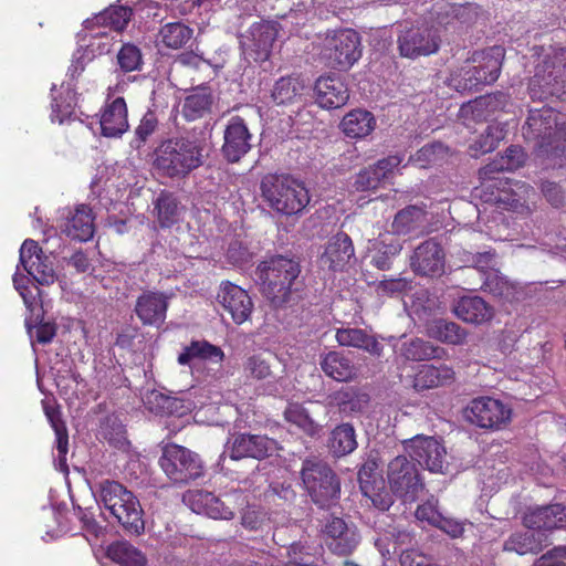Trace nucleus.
<instances>
[{"label": "nucleus", "instance_id": "9", "mask_svg": "<svg viewBox=\"0 0 566 566\" xmlns=\"http://www.w3.org/2000/svg\"><path fill=\"white\" fill-rule=\"evenodd\" d=\"M360 56V38L352 29L336 31L324 40L322 57L332 69L348 70Z\"/></svg>", "mask_w": 566, "mask_h": 566}, {"label": "nucleus", "instance_id": "44", "mask_svg": "<svg viewBox=\"0 0 566 566\" xmlns=\"http://www.w3.org/2000/svg\"><path fill=\"white\" fill-rule=\"evenodd\" d=\"M193 30L181 22L164 24L158 32V43L171 50L185 48L192 39Z\"/></svg>", "mask_w": 566, "mask_h": 566}, {"label": "nucleus", "instance_id": "53", "mask_svg": "<svg viewBox=\"0 0 566 566\" xmlns=\"http://www.w3.org/2000/svg\"><path fill=\"white\" fill-rule=\"evenodd\" d=\"M459 260L464 266L475 268L480 271L493 270L496 265V254L494 250H468L462 249L457 252Z\"/></svg>", "mask_w": 566, "mask_h": 566}, {"label": "nucleus", "instance_id": "7", "mask_svg": "<svg viewBox=\"0 0 566 566\" xmlns=\"http://www.w3.org/2000/svg\"><path fill=\"white\" fill-rule=\"evenodd\" d=\"M159 465L172 483L180 485L196 481L205 472L200 457L176 443H168L163 448Z\"/></svg>", "mask_w": 566, "mask_h": 566}, {"label": "nucleus", "instance_id": "46", "mask_svg": "<svg viewBox=\"0 0 566 566\" xmlns=\"http://www.w3.org/2000/svg\"><path fill=\"white\" fill-rule=\"evenodd\" d=\"M303 83L296 77H281L272 88L271 97L277 105H286L297 102L302 96Z\"/></svg>", "mask_w": 566, "mask_h": 566}, {"label": "nucleus", "instance_id": "19", "mask_svg": "<svg viewBox=\"0 0 566 566\" xmlns=\"http://www.w3.org/2000/svg\"><path fill=\"white\" fill-rule=\"evenodd\" d=\"M377 465L374 461L363 464L358 472L359 488L365 497L380 510L387 511L394 503L391 493L386 489L384 479L376 472Z\"/></svg>", "mask_w": 566, "mask_h": 566}, {"label": "nucleus", "instance_id": "8", "mask_svg": "<svg viewBox=\"0 0 566 566\" xmlns=\"http://www.w3.org/2000/svg\"><path fill=\"white\" fill-rule=\"evenodd\" d=\"M184 501L198 514L216 520H231L234 511L247 503V495L240 490H233L219 497L208 491L193 490L184 495Z\"/></svg>", "mask_w": 566, "mask_h": 566}, {"label": "nucleus", "instance_id": "63", "mask_svg": "<svg viewBox=\"0 0 566 566\" xmlns=\"http://www.w3.org/2000/svg\"><path fill=\"white\" fill-rule=\"evenodd\" d=\"M102 434L107 441L114 443L117 449L124 450L128 446L124 427L116 420L108 421L106 427L103 429Z\"/></svg>", "mask_w": 566, "mask_h": 566}, {"label": "nucleus", "instance_id": "26", "mask_svg": "<svg viewBox=\"0 0 566 566\" xmlns=\"http://www.w3.org/2000/svg\"><path fill=\"white\" fill-rule=\"evenodd\" d=\"M354 245L348 234L339 232L332 237L321 256V264L329 270H343L354 256Z\"/></svg>", "mask_w": 566, "mask_h": 566}, {"label": "nucleus", "instance_id": "55", "mask_svg": "<svg viewBox=\"0 0 566 566\" xmlns=\"http://www.w3.org/2000/svg\"><path fill=\"white\" fill-rule=\"evenodd\" d=\"M336 400L343 413L353 415L361 412L367 407L369 397L367 394L349 389L338 392Z\"/></svg>", "mask_w": 566, "mask_h": 566}, {"label": "nucleus", "instance_id": "6", "mask_svg": "<svg viewBox=\"0 0 566 566\" xmlns=\"http://www.w3.org/2000/svg\"><path fill=\"white\" fill-rule=\"evenodd\" d=\"M528 88L531 95L539 99L566 93V48L557 50L536 65Z\"/></svg>", "mask_w": 566, "mask_h": 566}, {"label": "nucleus", "instance_id": "13", "mask_svg": "<svg viewBox=\"0 0 566 566\" xmlns=\"http://www.w3.org/2000/svg\"><path fill=\"white\" fill-rule=\"evenodd\" d=\"M322 537L327 548L339 556L352 554L360 538L353 524L348 525L343 518L333 515L326 520Z\"/></svg>", "mask_w": 566, "mask_h": 566}, {"label": "nucleus", "instance_id": "62", "mask_svg": "<svg viewBox=\"0 0 566 566\" xmlns=\"http://www.w3.org/2000/svg\"><path fill=\"white\" fill-rule=\"evenodd\" d=\"M381 180L373 166L361 169L355 177L353 188L356 191H368L377 189Z\"/></svg>", "mask_w": 566, "mask_h": 566}, {"label": "nucleus", "instance_id": "47", "mask_svg": "<svg viewBox=\"0 0 566 566\" xmlns=\"http://www.w3.org/2000/svg\"><path fill=\"white\" fill-rule=\"evenodd\" d=\"M442 348L421 338H411L402 343L400 354L408 360L420 361L440 356Z\"/></svg>", "mask_w": 566, "mask_h": 566}, {"label": "nucleus", "instance_id": "43", "mask_svg": "<svg viewBox=\"0 0 566 566\" xmlns=\"http://www.w3.org/2000/svg\"><path fill=\"white\" fill-rule=\"evenodd\" d=\"M213 96L208 87L195 88L182 104V115L187 120H196L209 113Z\"/></svg>", "mask_w": 566, "mask_h": 566}, {"label": "nucleus", "instance_id": "3", "mask_svg": "<svg viewBox=\"0 0 566 566\" xmlns=\"http://www.w3.org/2000/svg\"><path fill=\"white\" fill-rule=\"evenodd\" d=\"M262 293L275 307L286 304L296 290V279L301 273L300 263L287 256L276 255L258 266Z\"/></svg>", "mask_w": 566, "mask_h": 566}, {"label": "nucleus", "instance_id": "58", "mask_svg": "<svg viewBox=\"0 0 566 566\" xmlns=\"http://www.w3.org/2000/svg\"><path fill=\"white\" fill-rule=\"evenodd\" d=\"M410 289V281L405 277L384 279L375 284L379 297H398Z\"/></svg>", "mask_w": 566, "mask_h": 566}, {"label": "nucleus", "instance_id": "2", "mask_svg": "<svg viewBox=\"0 0 566 566\" xmlns=\"http://www.w3.org/2000/svg\"><path fill=\"white\" fill-rule=\"evenodd\" d=\"M260 189L266 206L286 217L301 214L311 201L305 186L287 175L264 176Z\"/></svg>", "mask_w": 566, "mask_h": 566}, {"label": "nucleus", "instance_id": "11", "mask_svg": "<svg viewBox=\"0 0 566 566\" xmlns=\"http://www.w3.org/2000/svg\"><path fill=\"white\" fill-rule=\"evenodd\" d=\"M511 409L490 397L473 399L463 410L464 419L483 429H500L511 419Z\"/></svg>", "mask_w": 566, "mask_h": 566}, {"label": "nucleus", "instance_id": "39", "mask_svg": "<svg viewBox=\"0 0 566 566\" xmlns=\"http://www.w3.org/2000/svg\"><path fill=\"white\" fill-rule=\"evenodd\" d=\"M319 365L325 375L338 381H347L356 374L353 361L338 352H329L324 355Z\"/></svg>", "mask_w": 566, "mask_h": 566}, {"label": "nucleus", "instance_id": "35", "mask_svg": "<svg viewBox=\"0 0 566 566\" xmlns=\"http://www.w3.org/2000/svg\"><path fill=\"white\" fill-rule=\"evenodd\" d=\"M63 232L78 241L90 240L94 234V219L91 208L85 205L78 206L73 216L65 222Z\"/></svg>", "mask_w": 566, "mask_h": 566}, {"label": "nucleus", "instance_id": "30", "mask_svg": "<svg viewBox=\"0 0 566 566\" xmlns=\"http://www.w3.org/2000/svg\"><path fill=\"white\" fill-rule=\"evenodd\" d=\"M99 124L106 137H118L127 130V107L123 97L115 98L105 107Z\"/></svg>", "mask_w": 566, "mask_h": 566}, {"label": "nucleus", "instance_id": "61", "mask_svg": "<svg viewBox=\"0 0 566 566\" xmlns=\"http://www.w3.org/2000/svg\"><path fill=\"white\" fill-rule=\"evenodd\" d=\"M442 151L443 146L440 143L424 145L413 156H411L410 160L418 167L424 168L428 165L434 164L439 159V156L442 154Z\"/></svg>", "mask_w": 566, "mask_h": 566}, {"label": "nucleus", "instance_id": "20", "mask_svg": "<svg viewBox=\"0 0 566 566\" xmlns=\"http://www.w3.org/2000/svg\"><path fill=\"white\" fill-rule=\"evenodd\" d=\"M217 297L235 324L244 323L253 311V302L248 292L230 282L221 284Z\"/></svg>", "mask_w": 566, "mask_h": 566}, {"label": "nucleus", "instance_id": "54", "mask_svg": "<svg viewBox=\"0 0 566 566\" xmlns=\"http://www.w3.org/2000/svg\"><path fill=\"white\" fill-rule=\"evenodd\" d=\"M434 336L447 344L462 345L467 340L468 332L454 322L439 319L433 326Z\"/></svg>", "mask_w": 566, "mask_h": 566}, {"label": "nucleus", "instance_id": "64", "mask_svg": "<svg viewBox=\"0 0 566 566\" xmlns=\"http://www.w3.org/2000/svg\"><path fill=\"white\" fill-rule=\"evenodd\" d=\"M244 370L256 379H264L271 375V365L265 358L255 355L248 358Z\"/></svg>", "mask_w": 566, "mask_h": 566}, {"label": "nucleus", "instance_id": "41", "mask_svg": "<svg viewBox=\"0 0 566 566\" xmlns=\"http://www.w3.org/2000/svg\"><path fill=\"white\" fill-rule=\"evenodd\" d=\"M524 151L518 146H511L505 154L494 159L479 170L482 179H492L495 172L513 171L520 168L524 163Z\"/></svg>", "mask_w": 566, "mask_h": 566}, {"label": "nucleus", "instance_id": "34", "mask_svg": "<svg viewBox=\"0 0 566 566\" xmlns=\"http://www.w3.org/2000/svg\"><path fill=\"white\" fill-rule=\"evenodd\" d=\"M453 369L444 364L423 365L415 376L413 388L421 391L443 386L453 380Z\"/></svg>", "mask_w": 566, "mask_h": 566}, {"label": "nucleus", "instance_id": "15", "mask_svg": "<svg viewBox=\"0 0 566 566\" xmlns=\"http://www.w3.org/2000/svg\"><path fill=\"white\" fill-rule=\"evenodd\" d=\"M398 49L408 59L430 55L439 49V36L433 28L412 27L398 36Z\"/></svg>", "mask_w": 566, "mask_h": 566}, {"label": "nucleus", "instance_id": "5", "mask_svg": "<svg viewBox=\"0 0 566 566\" xmlns=\"http://www.w3.org/2000/svg\"><path fill=\"white\" fill-rule=\"evenodd\" d=\"M302 481L313 502L321 507L332 505L339 497L340 483L331 467L316 458L305 459Z\"/></svg>", "mask_w": 566, "mask_h": 566}, {"label": "nucleus", "instance_id": "36", "mask_svg": "<svg viewBox=\"0 0 566 566\" xmlns=\"http://www.w3.org/2000/svg\"><path fill=\"white\" fill-rule=\"evenodd\" d=\"M535 192L533 187L525 182H516L515 188L500 192L497 203L506 210L517 213H528L531 211L530 201Z\"/></svg>", "mask_w": 566, "mask_h": 566}, {"label": "nucleus", "instance_id": "4", "mask_svg": "<svg viewBox=\"0 0 566 566\" xmlns=\"http://www.w3.org/2000/svg\"><path fill=\"white\" fill-rule=\"evenodd\" d=\"M155 167L168 177H184L203 164V148L196 140L168 139L156 149Z\"/></svg>", "mask_w": 566, "mask_h": 566}, {"label": "nucleus", "instance_id": "37", "mask_svg": "<svg viewBox=\"0 0 566 566\" xmlns=\"http://www.w3.org/2000/svg\"><path fill=\"white\" fill-rule=\"evenodd\" d=\"M374 115L365 109L349 112L340 122L343 133L350 138H364L375 129Z\"/></svg>", "mask_w": 566, "mask_h": 566}, {"label": "nucleus", "instance_id": "28", "mask_svg": "<svg viewBox=\"0 0 566 566\" xmlns=\"http://www.w3.org/2000/svg\"><path fill=\"white\" fill-rule=\"evenodd\" d=\"M504 50L501 46H492L483 52H475L472 61L476 65H470L475 77H488L482 85L494 83L500 75Z\"/></svg>", "mask_w": 566, "mask_h": 566}, {"label": "nucleus", "instance_id": "52", "mask_svg": "<svg viewBox=\"0 0 566 566\" xmlns=\"http://www.w3.org/2000/svg\"><path fill=\"white\" fill-rule=\"evenodd\" d=\"M155 208L161 227L168 228L178 221L180 207L172 193L163 191L156 200Z\"/></svg>", "mask_w": 566, "mask_h": 566}, {"label": "nucleus", "instance_id": "21", "mask_svg": "<svg viewBox=\"0 0 566 566\" xmlns=\"http://www.w3.org/2000/svg\"><path fill=\"white\" fill-rule=\"evenodd\" d=\"M168 301L163 292L145 291L136 300L135 313L144 325L159 327L166 319Z\"/></svg>", "mask_w": 566, "mask_h": 566}, {"label": "nucleus", "instance_id": "45", "mask_svg": "<svg viewBox=\"0 0 566 566\" xmlns=\"http://www.w3.org/2000/svg\"><path fill=\"white\" fill-rule=\"evenodd\" d=\"M402 243L399 239L386 234L375 243V253L371 264L378 270L386 271L391 268L392 260L401 252Z\"/></svg>", "mask_w": 566, "mask_h": 566}, {"label": "nucleus", "instance_id": "14", "mask_svg": "<svg viewBox=\"0 0 566 566\" xmlns=\"http://www.w3.org/2000/svg\"><path fill=\"white\" fill-rule=\"evenodd\" d=\"M20 264L41 285H51L56 280L52 259L43 253L34 240L28 239L21 245Z\"/></svg>", "mask_w": 566, "mask_h": 566}, {"label": "nucleus", "instance_id": "23", "mask_svg": "<svg viewBox=\"0 0 566 566\" xmlns=\"http://www.w3.org/2000/svg\"><path fill=\"white\" fill-rule=\"evenodd\" d=\"M510 97L503 92H496L463 104L460 108L462 117H472L474 120H488L496 112L504 111Z\"/></svg>", "mask_w": 566, "mask_h": 566}, {"label": "nucleus", "instance_id": "10", "mask_svg": "<svg viewBox=\"0 0 566 566\" xmlns=\"http://www.w3.org/2000/svg\"><path fill=\"white\" fill-rule=\"evenodd\" d=\"M387 479L391 492L403 503L415 502L424 486L416 463L406 455H397L388 463Z\"/></svg>", "mask_w": 566, "mask_h": 566}, {"label": "nucleus", "instance_id": "1", "mask_svg": "<svg viewBox=\"0 0 566 566\" xmlns=\"http://www.w3.org/2000/svg\"><path fill=\"white\" fill-rule=\"evenodd\" d=\"M523 136L533 142L537 155L551 159L553 166H562L566 160V123L555 109L530 111Z\"/></svg>", "mask_w": 566, "mask_h": 566}, {"label": "nucleus", "instance_id": "33", "mask_svg": "<svg viewBox=\"0 0 566 566\" xmlns=\"http://www.w3.org/2000/svg\"><path fill=\"white\" fill-rule=\"evenodd\" d=\"M112 515L127 532L135 535L144 532L143 510L139 501L133 493L129 500L126 496L125 502H120L117 505Z\"/></svg>", "mask_w": 566, "mask_h": 566}, {"label": "nucleus", "instance_id": "48", "mask_svg": "<svg viewBox=\"0 0 566 566\" xmlns=\"http://www.w3.org/2000/svg\"><path fill=\"white\" fill-rule=\"evenodd\" d=\"M97 492L98 501L111 512V514L120 502H125L126 496L128 500L132 497V492L123 484L111 480L102 481L98 484Z\"/></svg>", "mask_w": 566, "mask_h": 566}, {"label": "nucleus", "instance_id": "25", "mask_svg": "<svg viewBox=\"0 0 566 566\" xmlns=\"http://www.w3.org/2000/svg\"><path fill=\"white\" fill-rule=\"evenodd\" d=\"M316 103L319 107L334 109L344 106L349 97L346 85L333 76L319 77L314 86Z\"/></svg>", "mask_w": 566, "mask_h": 566}, {"label": "nucleus", "instance_id": "31", "mask_svg": "<svg viewBox=\"0 0 566 566\" xmlns=\"http://www.w3.org/2000/svg\"><path fill=\"white\" fill-rule=\"evenodd\" d=\"M548 544V534L541 530L514 533L504 542V551L520 555L537 554Z\"/></svg>", "mask_w": 566, "mask_h": 566}, {"label": "nucleus", "instance_id": "22", "mask_svg": "<svg viewBox=\"0 0 566 566\" xmlns=\"http://www.w3.org/2000/svg\"><path fill=\"white\" fill-rule=\"evenodd\" d=\"M277 34V24L274 22L266 21L251 25L248 42L244 44L254 61L263 62L270 57Z\"/></svg>", "mask_w": 566, "mask_h": 566}, {"label": "nucleus", "instance_id": "40", "mask_svg": "<svg viewBox=\"0 0 566 566\" xmlns=\"http://www.w3.org/2000/svg\"><path fill=\"white\" fill-rule=\"evenodd\" d=\"M130 15L132 11L126 7H111L94 18L86 19L84 27L90 30H93L94 27H108L116 32H120L127 27Z\"/></svg>", "mask_w": 566, "mask_h": 566}, {"label": "nucleus", "instance_id": "18", "mask_svg": "<svg viewBox=\"0 0 566 566\" xmlns=\"http://www.w3.org/2000/svg\"><path fill=\"white\" fill-rule=\"evenodd\" d=\"M252 134L245 120L240 116H233L228 122L223 133L221 148L223 157L229 163H238L252 147Z\"/></svg>", "mask_w": 566, "mask_h": 566}, {"label": "nucleus", "instance_id": "51", "mask_svg": "<svg viewBox=\"0 0 566 566\" xmlns=\"http://www.w3.org/2000/svg\"><path fill=\"white\" fill-rule=\"evenodd\" d=\"M284 418L287 422L295 424L303 432L312 437L317 434L322 428L300 403H290L284 411Z\"/></svg>", "mask_w": 566, "mask_h": 566}, {"label": "nucleus", "instance_id": "49", "mask_svg": "<svg viewBox=\"0 0 566 566\" xmlns=\"http://www.w3.org/2000/svg\"><path fill=\"white\" fill-rule=\"evenodd\" d=\"M506 135V125L502 123L490 124L478 140L470 146L473 157L494 150Z\"/></svg>", "mask_w": 566, "mask_h": 566}, {"label": "nucleus", "instance_id": "42", "mask_svg": "<svg viewBox=\"0 0 566 566\" xmlns=\"http://www.w3.org/2000/svg\"><path fill=\"white\" fill-rule=\"evenodd\" d=\"M356 448V431L350 423H342L332 430L328 438V449L334 457H345Z\"/></svg>", "mask_w": 566, "mask_h": 566}, {"label": "nucleus", "instance_id": "32", "mask_svg": "<svg viewBox=\"0 0 566 566\" xmlns=\"http://www.w3.org/2000/svg\"><path fill=\"white\" fill-rule=\"evenodd\" d=\"M336 340L340 346L363 349L376 357L382 355L384 346L374 335L361 328H339L336 332Z\"/></svg>", "mask_w": 566, "mask_h": 566}, {"label": "nucleus", "instance_id": "24", "mask_svg": "<svg viewBox=\"0 0 566 566\" xmlns=\"http://www.w3.org/2000/svg\"><path fill=\"white\" fill-rule=\"evenodd\" d=\"M565 518V507L560 504H551L531 510L525 514L523 522L526 528L541 530L548 534V531L563 527Z\"/></svg>", "mask_w": 566, "mask_h": 566}, {"label": "nucleus", "instance_id": "50", "mask_svg": "<svg viewBox=\"0 0 566 566\" xmlns=\"http://www.w3.org/2000/svg\"><path fill=\"white\" fill-rule=\"evenodd\" d=\"M108 557L120 566H145L144 554L126 542H118L109 545Z\"/></svg>", "mask_w": 566, "mask_h": 566}, {"label": "nucleus", "instance_id": "12", "mask_svg": "<svg viewBox=\"0 0 566 566\" xmlns=\"http://www.w3.org/2000/svg\"><path fill=\"white\" fill-rule=\"evenodd\" d=\"M405 450L421 467L434 473H444L448 467L446 448L433 437L416 436L405 441Z\"/></svg>", "mask_w": 566, "mask_h": 566}, {"label": "nucleus", "instance_id": "29", "mask_svg": "<svg viewBox=\"0 0 566 566\" xmlns=\"http://www.w3.org/2000/svg\"><path fill=\"white\" fill-rule=\"evenodd\" d=\"M453 312L458 318L471 324H483L494 315L493 307L480 296L461 297L454 304Z\"/></svg>", "mask_w": 566, "mask_h": 566}, {"label": "nucleus", "instance_id": "38", "mask_svg": "<svg viewBox=\"0 0 566 566\" xmlns=\"http://www.w3.org/2000/svg\"><path fill=\"white\" fill-rule=\"evenodd\" d=\"M224 358L223 350L207 340H192L184 348L178 356L180 365H189L193 359L207 360L213 364H221Z\"/></svg>", "mask_w": 566, "mask_h": 566}, {"label": "nucleus", "instance_id": "27", "mask_svg": "<svg viewBox=\"0 0 566 566\" xmlns=\"http://www.w3.org/2000/svg\"><path fill=\"white\" fill-rule=\"evenodd\" d=\"M427 224V211L418 206H408L396 213L391 230L397 235L419 237L426 233Z\"/></svg>", "mask_w": 566, "mask_h": 566}, {"label": "nucleus", "instance_id": "17", "mask_svg": "<svg viewBox=\"0 0 566 566\" xmlns=\"http://www.w3.org/2000/svg\"><path fill=\"white\" fill-rule=\"evenodd\" d=\"M409 264L417 275L440 276L444 272L443 249L434 239H428L415 248Z\"/></svg>", "mask_w": 566, "mask_h": 566}, {"label": "nucleus", "instance_id": "57", "mask_svg": "<svg viewBox=\"0 0 566 566\" xmlns=\"http://www.w3.org/2000/svg\"><path fill=\"white\" fill-rule=\"evenodd\" d=\"M485 292L495 297L510 301L514 296V286L497 272L490 273L483 283Z\"/></svg>", "mask_w": 566, "mask_h": 566}, {"label": "nucleus", "instance_id": "60", "mask_svg": "<svg viewBox=\"0 0 566 566\" xmlns=\"http://www.w3.org/2000/svg\"><path fill=\"white\" fill-rule=\"evenodd\" d=\"M114 38L107 32L97 31L91 34V40L86 45L85 54L88 60L94 59L96 55H103L111 52L114 45Z\"/></svg>", "mask_w": 566, "mask_h": 566}, {"label": "nucleus", "instance_id": "16", "mask_svg": "<svg viewBox=\"0 0 566 566\" xmlns=\"http://www.w3.org/2000/svg\"><path fill=\"white\" fill-rule=\"evenodd\" d=\"M279 450L276 440L262 434L240 433L229 442L227 452L232 460L243 458L264 459Z\"/></svg>", "mask_w": 566, "mask_h": 566}, {"label": "nucleus", "instance_id": "59", "mask_svg": "<svg viewBox=\"0 0 566 566\" xmlns=\"http://www.w3.org/2000/svg\"><path fill=\"white\" fill-rule=\"evenodd\" d=\"M488 77H475L470 65L461 67V70L451 75L450 85L457 91L478 90Z\"/></svg>", "mask_w": 566, "mask_h": 566}, {"label": "nucleus", "instance_id": "56", "mask_svg": "<svg viewBox=\"0 0 566 566\" xmlns=\"http://www.w3.org/2000/svg\"><path fill=\"white\" fill-rule=\"evenodd\" d=\"M117 64L124 73L140 71L144 64L140 49L132 43L123 44L117 53Z\"/></svg>", "mask_w": 566, "mask_h": 566}]
</instances>
